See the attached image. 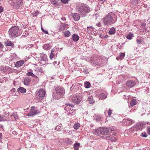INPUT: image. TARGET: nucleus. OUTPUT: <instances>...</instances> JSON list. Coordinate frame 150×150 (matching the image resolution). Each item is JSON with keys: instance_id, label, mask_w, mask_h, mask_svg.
I'll list each match as a JSON object with an SVG mask.
<instances>
[{"instance_id": "obj_54", "label": "nucleus", "mask_w": 150, "mask_h": 150, "mask_svg": "<svg viewBox=\"0 0 150 150\" xmlns=\"http://www.w3.org/2000/svg\"><path fill=\"white\" fill-rule=\"evenodd\" d=\"M1 70H2L4 72H6L7 71V69L6 67H3L2 68V69H1Z\"/></svg>"}, {"instance_id": "obj_11", "label": "nucleus", "mask_w": 150, "mask_h": 150, "mask_svg": "<svg viewBox=\"0 0 150 150\" xmlns=\"http://www.w3.org/2000/svg\"><path fill=\"white\" fill-rule=\"evenodd\" d=\"M146 123L144 122L137 123L136 125V128L139 129H142L145 127Z\"/></svg>"}, {"instance_id": "obj_56", "label": "nucleus", "mask_w": 150, "mask_h": 150, "mask_svg": "<svg viewBox=\"0 0 150 150\" xmlns=\"http://www.w3.org/2000/svg\"><path fill=\"white\" fill-rule=\"evenodd\" d=\"M137 41L138 43H141L142 42V40L137 39Z\"/></svg>"}, {"instance_id": "obj_42", "label": "nucleus", "mask_w": 150, "mask_h": 150, "mask_svg": "<svg viewBox=\"0 0 150 150\" xmlns=\"http://www.w3.org/2000/svg\"><path fill=\"white\" fill-rule=\"evenodd\" d=\"M67 111L68 112L67 115L68 116H71L72 115V113L73 112H72V110H71V108H70V109H69Z\"/></svg>"}, {"instance_id": "obj_12", "label": "nucleus", "mask_w": 150, "mask_h": 150, "mask_svg": "<svg viewBox=\"0 0 150 150\" xmlns=\"http://www.w3.org/2000/svg\"><path fill=\"white\" fill-rule=\"evenodd\" d=\"M23 4L22 0H16L14 3V7L18 8L21 6Z\"/></svg>"}, {"instance_id": "obj_1", "label": "nucleus", "mask_w": 150, "mask_h": 150, "mask_svg": "<svg viewBox=\"0 0 150 150\" xmlns=\"http://www.w3.org/2000/svg\"><path fill=\"white\" fill-rule=\"evenodd\" d=\"M76 10L81 17H84L91 11V8L85 4L80 3L77 5Z\"/></svg>"}, {"instance_id": "obj_35", "label": "nucleus", "mask_w": 150, "mask_h": 150, "mask_svg": "<svg viewBox=\"0 0 150 150\" xmlns=\"http://www.w3.org/2000/svg\"><path fill=\"white\" fill-rule=\"evenodd\" d=\"M100 98L102 99H105L107 97L106 94L104 93H102L100 94Z\"/></svg>"}, {"instance_id": "obj_64", "label": "nucleus", "mask_w": 150, "mask_h": 150, "mask_svg": "<svg viewBox=\"0 0 150 150\" xmlns=\"http://www.w3.org/2000/svg\"><path fill=\"white\" fill-rule=\"evenodd\" d=\"M61 19L63 21H65L66 20V18L64 17H62V18Z\"/></svg>"}, {"instance_id": "obj_50", "label": "nucleus", "mask_w": 150, "mask_h": 150, "mask_svg": "<svg viewBox=\"0 0 150 150\" xmlns=\"http://www.w3.org/2000/svg\"><path fill=\"white\" fill-rule=\"evenodd\" d=\"M147 132L150 135V126L147 127Z\"/></svg>"}, {"instance_id": "obj_23", "label": "nucleus", "mask_w": 150, "mask_h": 150, "mask_svg": "<svg viewBox=\"0 0 150 150\" xmlns=\"http://www.w3.org/2000/svg\"><path fill=\"white\" fill-rule=\"evenodd\" d=\"M17 91L18 92L23 93L26 92V90L23 87H20L18 89Z\"/></svg>"}, {"instance_id": "obj_48", "label": "nucleus", "mask_w": 150, "mask_h": 150, "mask_svg": "<svg viewBox=\"0 0 150 150\" xmlns=\"http://www.w3.org/2000/svg\"><path fill=\"white\" fill-rule=\"evenodd\" d=\"M68 0H61V2L64 4L68 3Z\"/></svg>"}, {"instance_id": "obj_59", "label": "nucleus", "mask_w": 150, "mask_h": 150, "mask_svg": "<svg viewBox=\"0 0 150 150\" xmlns=\"http://www.w3.org/2000/svg\"><path fill=\"white\" fill-rule=\"evenodd\" d=\"M38 70L40 72H43V71L42 69V68H39L38 69Z\"/></svg>"}, {"instance_id": "obj_41", "label": "nucleus", "mask_w": 150, "mask_h": 150, "mask_svg": "<svg viewBox=\"0 0 150 150\" xmlns=\"http://www.w3.org/2000/svg\"><path fill=\"white\" fill-rule=\"evenodd\" d=\"M50 1L53 5L56 6L57 5V2L56 0H50Z\"/></svg>"}, {"instance_id": "obj_37", "label": "nucleus", "mask_w": 150, "mask_h": 150, "mask_svg": "<svg viewBox=\"0 0 150 150\" xmlns=\"http://www.w3.org/2000/svg\"><path fill=\"white\" fill-rule=\"evenodd\" d=\"M15 0H8V3L11 6L13 5L14 6V3Z\"/></svg>"}, {"instance_id": "obj_49", "label": "nucleus", "mask_w": 150, "mask_h": 150, "mask_svg": "<svg viewBox=\"0 0 150 150\" xmlns=\"http://www.w3.org/2000/svg\"><path fill=\"white\" fill-rule=\"evenodd\" d=\"M13 115L15 119H18V116L17 114L16 113H13Z\"/></svg>"}, {"instance_id": "obj_46", "label": "nucleus", "mask_w": 150, "mask_h": 150, "mask_svg": "<svg viewBox=\"0 0 150 150\" xmlns=\"http://www.w3.org/2000/svg\"><path fill=\"white\" fill-rule=\"evenodd\" d=\"M29 33L27 31H25L23 33V36L24 37H27Z\"/></svg>"}, {"instance_id": "obj_2", "label": "nucleus", "mask_w": 150, "mask_h": 150, "mask_svg": "<svg viewBox=\"0 0 150 150\" xmlns=\"http://www.w3.org/2000/svg\"><path fill=\"white\" fill-rule=\"evenodd\" d=\"M105 25L108 26L115 23L117 20V16L113 12H110L102 18Z\"/></svg>"}, {"instance_id": "obj_47", "label": "nucleus", "mask_w": 150, "mask_h": 150, "mask_svg": "<svg viewBox=\"0 0 150 150\" xmlns=\"http://www.w3.org/2000/svg\"><path fill=\"white\" fill-rule=\"evenodd\" d=\"M51 50H52L53 51V54H54V57H55L56 56V57H57V51L55 50H53V49H52Z\"/></svg>"}, {"instance_id": "obj_45", "label": "nucleus", "mask_w": 150, "mask_h": 150, "mask_svg": "<svg viewBox=\"0 0 150 150\" xmlns=\"http://www.w3.org/2000/svg\"><path fill=\"white\" fill-rule=\"evenodd\" d=\"M125 54L124 53L121 52L119 56L121 57V59H123L125 57Z\"/></svg>"}, {"instance_id": "obj_29", "label": "nucleus", "mask_w": 150, "mask_h": 150, "mask_svg": "<svg viewBox=\"0 0 150 150\" xmlns=\"http://www.w3.org/2000/svg\"><path fill=\"white\" fill-rule=\"evenodd\" d=\"M87 100L88 101L89 103L91 104H93L95 102V101L93 100V98L91 97H88Z\"/></svg>"}, {"instance_id": "obj_38", "label": "nucleus", "mask_w": 150, "mask_h": 150, "mask_svg": "<svg viewBox=\"0 0 150 150\" xmlns=\"http://www.w3.org/2000/svg\"><path fill=\"white\" fill-rule=\"evenodd\" d=\"M62 127V125L61 124L59 125L56 126V129L58 131H59L61 130Z\"/></svg>"}, {"instance_id": "obj_13", "label": "nucleus", "mask_w": 150, "mask_h": 150, "mask_svg": "<svg viewBox=\"0 0 150 150\" xmlns=\"http://www.w3.org/2000/svg\"><path fill=\"white\" fill-rule=\"evenodd\" d=\"M126 84L128 87L131 88L136 84V83L134 81L129 80L127 81Z\"/></svg>"}, {"instance_id": "obj_5", "label": "nucleus", "mask_w": 150, "mask_h": 150, "mask_svg": "<svg viewBox=\"0 0 150 150\" xmlns=\"http://www.w3.org/2000/svg\"><path fill=\"white\" fill-rule=\"evenodd\" d=\"M109 133L108 129L106 128L102 127L99 129H97L95 130V134L98 135L101 134L102 135L107 136Z\"/></svg>"}, {"instance_id": "obj_21", "label": "nucleus", "mask_w": 150, "mask_h": 150, "mask_svg": "<svg viewBox=\"0 0 150 150\" xmlns=\"http://www.w3.org/2000/svg\"><path fill=\"white\" fill-rule=\"evenodd\" d=\"M43 48L45 50H49L51 48V45L50 43L45 44L43 46Z\"/></svg>"}, {"instance_id": "obj_27", "label": "nucleus", "mask_w": 150, "mask_h": 150, "mask_svg": "<svg viewBox=\"0 0 150 150\" xmlns=\"http://www.w3.org/2000/svg\"><path fill=\"white\" fill-rule=\"evenodd\" d=\"M66 105H67V106L64 107V110L66 111H67V110H68L69 109V107L74 106V105L72 104H71L70 103H67Z\"/></svg>"}, {"instance_id": "obj_4", "label": "nucleus", "mask_w": 150, "mask_h": 150, "mask_svg": "<svg viewBox=\"0 0 150 150\" xmlns=\"http://www.w3.org/2000/svg\"><path fill=\"white\" fill-rule=\"evenodd\" d=\"M18 27L17 26H13L10 28L8 30V34L10 37L14 38L18 36Z\"/></svg>"}, {"instance_id": "obj_40", "label": "nucleus", "mask_w": 150, "mask_h": 150, "mask_svg": "<svg viewBox=\"0 0 150 150\" xmlns=\"http://www.w3.org/2000/svg\"><path fill=\"white\" fill-rule=\"evenodd\" d=\"M133 35L131 33H130L129 35H127L126 38L129 40H131L132 38Z\"/></svg>"}, {"instance_id": "obj_7", "label": "nucleus", "mask_w": 150, "mask_h": 150, "mask_svg": "<svg viewBox=\"0 0 150 150\" xmlns=\"http://www.w3.org/2000/svg\"><path fill=\"white\" fill-rule=\"evenodd\" d=\"M40 112L39 111L37 107L33 106L31 107L30 112L28 114V116H33Z\"/></svg>"}, {"instance_id": "obj_26", "label": "nucleus", "mask_w": 150, "mask_h": 150, "mask_svg": "<svg viewBox=\"0 0 150 150\" xmlns=\"http://www.w3.org/2000/svg\"><path fill=\"white\" fill-rule=\"evenodd\" d=\"M80 145V144L76 143L74 144V150H78Z\"/></svg>"}, {"instance_id": "obj_16", "label": "nucleus", "mask_w": 150, "mask_h": 150, "mask_svg": "<svg viewBox=\"0 0 150 150\" xmlns=\"http://www.w3.org/2000/svg\"><path fill=\"white\" fill-rule=\"evenodd\" d=\"M24 63V62L23 60L18 61L16 63L15 66L17 68L20 67L22 66Z\"/></svg>"}, {"instance_id": "obj_44", "label": "nucleus", "mask_w": 150, "mask_h": 150, "mask_svg": "<svg viewBox=\"0 0 150 150\" xmlns=\"http://www.w3.org/2000/svg\"><path fill=\"white\" fill-rule=\"evenodd\" d=\"M53 52L52 50H51V53L50 54V58L51 59H52L54 57V55L53 54Z\"/></svg>"}, {"instance_id": "obj_62", "label": "nucleus", "mask_w": 150, "mask_h": 150, "mask_svg": "<svg viewBox=\"0 0 150 150\" xmlns=\"http://www.w3.org/2000/svg\"><path fill=\"white\" fill-rule=\"evenodd\" d=\"M141 25L143 27H145L146 25V24L144 23H141Z\"/></svg>"}, {"instance_id": "obj_61", "label": "nucleus", "mask_w": 150, "mask_h": 150, "mask_svg": "<svg viewBox=\"0 0 150 150\" xmlns=\"http://www.w3.org/2000/svg\"><path fill=\"white\" fill-rule=\"evenodd\" d=\"M3 11V8L1 6H0V13L2 12Z\"/></svg>"}, {"instance_id": "obj_6", "label": "nucleus", "mask_w": 150, "mask_h": 150, "mask_svg": "<svg viewBox=\"0 0 150 150\" xmlns=\"http://www.w3.org/2000/svg\"><path fill=\"white\" fill-rule=\"evenodd\" d=\"M37 57L40 58L39 62L41 64L43 65L47 63V57L46 54L43 53H39L37 55Z\"/></svg>"}, {"instance_id": "obj_36", "label": "nucleus", "mask_w": 150, "mask_h": 150, "mask_svg": "<svg viewBox=\"0 0 150 150\" xmlns=\"http://www.w3.org/2000/svg\"><path fill=\"white\" fill-rule=\"evenodd\" d=\"M80 127L79 124L76 123L74 125V128L75 129H77L79 128Z\"/></svg>"}, {"instance_id": "obj_22", "label": "nucleus", "mask_w": 150, "mask_h": 150, "mask_svg": "<svg viewBox=\"0 0 150 150\" xmlns=\"http://www.w3.org/2000/svg\"><path fill=\"white\" fill-rule=\"evenodd\" d=\"M26 75L28 76H32L35 79H37L38 78V77L35 75L31 71H29L28 72Z\"/></svg>"}, {"instance_id": "obj_34", "label": "nucleus", "mask_w": 150, "mask_h": 150, "mask_svg": "<svg viewBox=\"0 0 150 150\" xmlns=\"http://www.w3.org/2000/svg\"><path fill=\"white\" fill-rule=\"evenodd\" d=\"M39 12V11H36L33 12L31 14L32 16L33 17H36L38 15Z\"/></svg>"}, {"instance_id": "obj_9", "label": "nucleus", "mask_w": 150, "mask_h": 150, "mask_svg": "<svg viewBox=\"0 0 150 150\" xmlns=\"http://www.w3.org/2000/svg\"><path fill=\"white\" fill-rule=\"evenodd\" d=\"M87 32L88 34L95 35L97 33V32L95 31V29L91 26L87 27Z\"/></svg>"}, {"instance_id": "obj_43", "label": "nucleus", "mask_w": 150, "mask_h": 150, "mask_svg": "<svg viewBox=\"0 0 150 150\" xmlns=\"http://www.w3.org/2000/svg\"><path fill=\"white\" fill-rule=\"evenodd\" d=\"M141 136L143 137H146L148 135L146 132H144L141 134Z\"/></svg>"}, {"instance_id": "obj_51", "label": "nucleus", "mask_w": 150, "mask_h": 150, "mask_svg": "<svg viewBox=\"0 0 150 150\" xmlns=\"http://www.w3.org/2000/svg\"><path fill=\"white\" fill-rule=\"evenodd\" d=\"M68 24L66 23L63 24L62 26L64 27V29H65L68 28Z\"/></svg>"}, {"instance_id": "obj_10", "label": "nucleus", "mask_w": 150, "mask_h": 150, "mask_svg": "<svg viewBox=\"0 0 150 150\" xmlns=\"http://www.w3.org/2000/svg\"><path fill=\"white\" fill-rule=\"evenodd\" d=\"M122 122L124 124L128 125H131L134 122V120L129 118L124 119L123 120Z\"/></svg>"}, {"instance_id": "obj_19", "label": "nucleus", "mask_w": 150, "mask_h": 150, "mask_svg": "<svg viewBox=\"0 0 150 150\" xmlns=\"http://www.w3.org/2000/svg\"><path fill=\"white\" fill-rule=\"evenodd\" d=\"M72 38L74 42H77L79 39V37L78 35L73 34L72 35Z\"/></svg>"}, {"instance_id": "obj_60", "label": "nucleus", "mask_w": 150, "mask_h": 150, "mask_svg": "<svg viewBox=\"0 0 150 150\" xmlns=\"http://www.w3.org/2000/svg\"><path fill=\"white\" fill-rule=\"evenodd\" d=\"M96 25L98 27H101L102 26L101 23L100 22L96 24Z\"/></svg>"}, {"instance_id": "obj_25", "label": "nucleus", "mask_w": 150, "mask_h": 150, "mask_svg": "<svg viewBox=\"0 0 150 150\" xmlns=\"http://www.w3.org/2000/svg\"><path fill=\"white\" fill-rule=\"evenodd\" d=\"M116 32L115 29L114 27L111 28L108 32L110 35H113Z\"/></svg>"}, {"instance_id": "obj_20", "label": "nucleus", "mask_w": 150, "mask_h": 150, "mask_svg": "<svg viewBox=\"0 0 150 150\" xmlns=\"http://www.w3.org/2000/svg\"><path fill=\"white\" fill-rule=\"evenodd\" d=\"M5 45L6 46H11L13 47L14 44L10 41L7 40L5 42Z\"/></svg>"}, {"instance_id": "obj_30", "label": "nucleus", "mask_w": 150, "mask_h": 150, "mask_svg": "<svg viewBox=\"0 0 150 150\" xmlns=\"http://www.w3.org/2000/svg\"><path fill=\"white\" fill-rule=\"evenodd\" d=\"M136 99H132L130 103V105L132 107H133L136 105Z\"/></svg>"}, {"instance_id": "obj_32", "label": "nucleus", "mask_w": 150, "mask_h": 150, "mask_svg": "<svg viewBox=\"0 0 150 150\" xmlns=\"http://www.w3.org/2000/svg\"><path fill=\"white\" fill-rule=\"evenodd\" d=\"M84 86L85 88H88L90 87L91 85L89 82L86 81L84 83Z\"/></svg>"}, {"instance_id": "obj_28", "label": "nucleus", "mask_w": 150, "mask_h": 150, "mask_svg": "<svg viewBox=\"0 0 150 150\" xmlns=\"http://www.w3.org/2000/svg\"><path fill=\"white\" fill-rule=\"evenodd\" d=\"M104 59L102 58H100L98 60V62L100 67L102 66H103V64H104Z\"/></svg>"}, {"instance_id": "obj_53", "label": "nucleus", "mask_w": 150, "mask_h": 150, "mask_svg": "<svg viewBox=\"0 0 150 150\" xmlns=\"http://www.w3.org/2000/svg\"><path fill=\"white\" fill-rule=\"evenodd\" d=\"M112 110H111L110 109H109L108 112V114L109 116H110L112 114Z\"/></svg>"}, {"instance_id": "obj_58", "label": "nucleus", "mask_w": 150, "mask_h": 150, "mask_svg": "<svg viewBox=\"0 0 150 150\" xmlns=\"http://www.w3.org/2000/svg\"><path fill=\"white\" fill-rule=\"evenodd\" d=\"M106 0H99V2H100L101 4H102L104 3Z\"/></svg>"}, {"instance_id": "obj_52", "label": "nucleus", "mask_w": 150, "mask_h": 150, "mask_svg": "<svg viewBox=\"0 0 150 150\" xmlns=\"http://www.w3.org/2000/svg\"><path fill=\"white\" fill-rule=\"evenodd\" d=\"M41 29L42 31V32H43L44 33H45L46 34H48V31H47L45 30L42 27L41 28Z\"/></svg>"}, {"instance_id": "obj_63", "label": "nucleus", "mask_w": 150, "mask_h": 150, "mask_svg": "<svg viewBox=\"0 0 150 150\" xmlns=\"http://www.w3.org/2000/svg\"><path fill=\"white\" fill-rule=\"evenodd\" d=\"M100 37L101 38H102V39H104V38H105V37H104V35H102L101 34H100Z\"/></svg>"}, {"instance_id": "obj_14", "label": "nucleus", "mask_w": 150, "mask_h": 150, "mask_svg": "<svg viewBox=\"0 0 150 150\" xmlns=\"http://www.w3.org/2000/svg\"><path fill=\"white\" fill-rule=\"evenodd\" d=\"M81 98L79 96H76L73 99L72 101L74 103L79 104L81 102Z\"/></svg>"}, {"instance_id": "obj_3", "label": "nucleus", "mask_w": 150, "mask_h": 150, "mask_svg": "<svg viewBox=\"0 0 150 150\" xmlns=\"http://www.w3.org/2000/svg\"><path fill=\"white\" fill-rule=\"evenodd\" d=\"M65 93V90L61 86H54V88L53 97L55 99H59L62 97Z\"/></svg>"}, {"instance_id": "obj_18", "label": "nucleus", "mask_w": 150, "mask_h": 150, "mask_svg": "<svg viewBox=\"0 0 150 150\" xmlns=\"http://www.w3.org/2000/svg\"><path fill=\"white\" fill-rule=\"evenodd\" d=\"M73 18L74 20L75 21H78L80 18L79 15L77 13H75L74 14L72 13Z\"/></svg>"}, {"instance_id": "obj_8", "label": "nucleus", "mask_w": 150, "mask_h": 150, "mask_svg": "<svg viewBox=\"0 0 150 150\" xmlns=\"http://www.w3.org/2000/svg\"><path fill=\"white\" fill-rule=\"evenodd\" d=\"M112 135H110L108 136H106L105 138L106 139L110 140L112 142H115L117 140L116 136L115 135V133L114 132L112 133Z\"/></svg>"}, {"instance_id": "obj_33", "label": "nucleus", "mask_w": 150, "mask_h": 150, "mask_svg": "<svg viewBox=\"0 0 150 150\" xmlns=\"http://www.w3.org/2000/svg\"><path fill=\"white\" fill-rule=\"evenodd\" d=\"M64 33V36L66 37H69L71 33L69 31H65Z\"/></svg>"}, {"instance_id": "obj_24", "label": "nucleus", "mask_w": 150, "mask_h": 150, "mask_svg": "<svg viewBox=\"0 0 150 150\" xmlns=\"http://www.w3.org/2000/svg\"><path fill=\"white\" fill-rule=\"evenodd\" d=\"M92 65L95 67H96L97 68L100 67V66L98 62V60H94L93 61Z\"/></svg>"}, {"instance_id": "obj_55", "label": "nucleus", "mask_w": 150, "mask_h": 150, "mask_svg": "<svg viewBox=\"0 0 150 150\" xmlns=\"http://www.w3.org/2000/svg\"><path fill=\"white\" fill-rule=\"evenodd\" d=\"M83 72L85 73V74H87L88 73V71L87 69H84V70H83Z\"/></svg>"}, {"instance_id": "obj_15", "label": "nucleus", "mask_w": 150, "mask_h": 150, "mask_svg": "<svg viewBox=\"0 0 150 150\" xmlns=\"http://www.w3.org/2000/svg\"><path fill=\"white\" fill-rule=\"evenodd\" d=\"M45 93L44 90L40 89L38 91V95L40 98H43L45 96Z\"/></svg>"}, {"instance_id": "obj_57", "label": "nucleus", "mask_w": 150, "mask_h": 150, "mask_svg": "<svg viewBox=\"0 0 150 150\" xmlns=\"http://www.w3.org/2000/svg\"><path fill=\"white\" fill-rule=\"evenodd\" d=\"M4 47V45L0 42V49H3Z\"/></svg>"}, {"instance_id": "obj_31", "label": "nucleus", "mask_w": 150, "mask_h": 150, "mask_svg": "<svg viewBox=\"0 0 150 150\" xmlns=\"http://www.w3.org/2000/svg\"><path fill=\"white\" fill-rule=\"evenodd\" d=\"M65 143L67 144H72V140L69 138H66V139Z\"/></svg>"}, {"instance_id": "obj_39", "label": "nucleus", "mask_w": 150, "mask_h": 150, "mask_svg": "<svg viewBox=\"0 0 150 150\" xmlns=\"http://www.w3.org/2000/svg\"><path fill=\"white\" fill-rule=\"evenodd\" d=\"M95 119L97 121H99L100 120L101 118V116L100 115H96L95 117Z\"/></svg>"}, {"instance_id": "obj_17", "label": "nucleus", "mask_w": 150, "mask_h": 150, "mask_svg": "<svg viewBox=\"0 0 150 150\" xmlns=\"http://www.w3.org/2000/svg\"><path fill=\"white\" fill-rule=\"evenodd\" d=\"M30 79L28 77H25L24 80L23 82L24 84L26 86H29L30 83Z\"/></svg>"}]
</instances>
